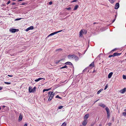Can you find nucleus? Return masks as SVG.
Segmentation results:
<instances>
[{
  "mask_svg": "<svg viewBox=\"0 0 126 126\" xmlns=\"http://www.w3.org/2000/svg\"><path fill=\"white\" fill-rule=\"evenodd\" d=\"M53 92L49 91L48 93V96L49 97L48 99V100L49 101H51L52 99L54 96V95L52 94Z\"/></svg>",
  "mask_w": 126,
  "mask_h": 126,
  "instance_id": "1",
  "label": "nucleus"
},
{
  "mask_svg": "<svg viewBox=\"0 0 126 126\" xmlns=\"http://www.w3.org/2000/svg\"><path fill=\"white\" fill-rule=\"evenodd\" d=\"M105 110L107 112L108 117H109L110 115L109 109L108 107H106L105 108Z\"/></svg>",
  "mask_w": 126,
  "mask_h": 126,
  "instance_id": "2",
  "label": "nucleus"
},
{
  "mask_svg": "<svg viewBox=\"0 0 126 126\" xmlns=\"http://www.w3.org/2000/svg\"><path fill=\"white\" fill-rule=\"evenodd\" d=\"M17 30V31H18V29H11L9 30V31L12 33H14Z\"/></svg>",
  "mask_w": 126,
  "mask_h": 126,
  "instance_id": "3",
  "label": "nucleus"
},
{
  "mask_svg": "<svg viewBox=\"0 0 126 126\" xmlns=\"http://www.w3.org/2000/svg\"><path fill=\"white\" fill-rule=\"evenodd\" d=\"M75 55L74 54L69 55H68V57L69 59H70V58H74Z\"/></svg>",
  "mask_w": 126,
  "mask_h": 126,
  "instance_id": "4",
  "label": "nucleus"
},
{
  "mask_svg": "<svg viewBox=\"0 0 126 126\" xmlns=\"http://www.w3.org/2000/svg\"><path fill=\"white\" fill-rule=\"evenodd\" d=\"M126 88H124L123 89L120 90L119 91V92L123 94L126 91Z\"/></svg>",
  "mask_w": 126,
  "mask_h": 126,
  "instance_id": "5",
  "label": "nucleus"
},
{
  "mask_svg": "<svg viewBox=\"0 0 126 126\" xmlns=\"http://www.w3.org/2000/svg\"><path fill=\"white\" fill-rule=\"evenodd\" d=\"M23 118L22 115L21 113H20L18 121H21Z\"/></svg>",
  "mask_w": 126,
  "mask_h": 126,
  "instance_id": "6",
  "label": "nucleus"
},
{
  "mask_svg": "<svg viewBox=\"0 0 126 126\" xmlns=\"http://www.w3.org/2000/svg\"><path fill=\"white\" fill-rule=\"evenodd\" d=\"M83 33V30H81L79 32V36L82 37V34Z\"/></svg>",
  "mask_w": 126,
  "mask_h": 126,
  "instance_id": "7",
  "label": "nucleus"
},
{
  "mask_svg": "<svg viewBox=\"0 0 126 126\" xmlns=\"http://www.w3.org/2000/svg\"><path fill=\"white\" fill-rule=\"evenodd\" d=\"M42 79H43V81H44V80H45V78H38V79H36L35 80V82H37L38 81H39L40 80H41Z\"/></svg>",
  "mask_w": 126,
  "mask_h": 126,
  "instance_id": "8",
  "label": "nucleus"
},
{
  "mask_svg": "<svg viewBox=\"0 0 126 126\" xmlns=\"http://www.w3.org/2000/svg\"><path fill=\"white\" fill-rule=\"evenodd\" d=\"M33 29V26H32L30 27H29L28 28L26 29V31H28L30 30H32Z\"/></svg>",
  "mask_w": 126,
  "mask_h": 126,
  "instance_id": "9",
  "label": "nucleus"
},
{
  "mask_svg": "<svg viewBox=\"0 0 126 126\" xmlns=\"http://www.w3.org/2000/svg\"><path fill=\"white\" fill-rule=\"evenodd\" d=\"M89 116V115L88 114H86L84 117V120H86L87 118H88Z\"/></svg>",
  "mask_w": 126,
  "mask_h": 126,
  "instance_id": "10",
  "label": "nucleus"
},
{
  "mask_svg": "<svg viewBox=\"0 0 126 126\" xmlns=\"http://www.w3.org/2000/svg\"><path fill=\"white\" fill-rule=\"evenodd\" d=\"M119 3H117L116 4L115 7V9H118L119 7Z\"/></svg>",
  "mask_w": 126,
  "mask_h": 126,
  "instance_id": "11",
  "label": "nucleus"
},
{
  "mask_svg": "<svg viewBox=\"0 0 126 126\" xmlns=\"http://www.w3.org/2000/svg\"><path fill=\"white\" fill-rule=\"evenodd\" d=\"M113 74V73L112 72H111L108 75V78H110Z\"/></svg>",
  "mask_w": 126,
  "mask_h": 126,
  "instance_id": "12",
  "label": "nucleus"
},
{
  "mask_svg": "<svg viewBox=\"0 0 126 126\" xmlns=\"http://www.w3.org/2000/svg\"><path fill=\"white\" fill-rule=\"evenodd\" d=\"M36 89V87H34L32 89L31 91H30V93H32V92H34V91H35V90Z\"/></svg>",
  "mask_w": 126,
  "mask_h": 126,
  "instance_id": "13",
  "label": "nucleus"
},
{
  "mask_svg": "<svg viewBox=\"0 0 126 126\" xmlns=\"http://www.w3.org/2000/svg\"><path fill=\"white\" fill-rule=\"evenodd\" d=\"M121 54V53H114V56H119Z\"/></svg>",
  "mask_w": 126,
  "mask_h": 126,
  "instance_id": "14",
  "label": "nucleus"
},
{
  "mask_svg": "<svg viewBox=\"0 0 126 126\" xmlns=\"http://www.w3.org/2000/svg\"><path fill=\"white\" fill-rule=\"evenodd\" d=\"M99 105L104 108L106 107L105 105L102 103L100 104Z\"/></svg>",
  "mask_w": 126,
  "mask_h": 126,
  "instance_id": "15",
  "label": "nucleus"
},
{
  "mask_svg": "<svg viewBox=\"0 0 126 126\" xmlns=\"http://www.w3.org/2000/svg\"><path fill=\"white\" fill-rule=\"evenodd\" d=\"M94 65V62H92L91 64H90L89 66V67H91L92 68L93 67Z\"/></svg>",
  "mask_w": 126,
  "mask_h": 126,
  "instance_id": "16",
  "label": "nucleus"
},
{
  "mask_svg": "<svg viewBox=\"0 0 126 126\" xmlns=\"http://www.w3.org/2000/svg\"><path fill=\"white\" fill-rule=\"evenodd\" d=\"M56 33H56V32L52 33H51L48 36V37L50 36H52V35H54Z\"/></svg>",
  "mask_w": 126,
  "mask_h": 126,
  "instance_id": "17",
  "label": "nucleus"
},
{
  "mask_svg": "<svg viewBox=\"0 0 126 126\" xmlns=\"http://www.w3.org/2000/svg\"><path fill=\"white\" fill-rule=\"evenodd\" d=\"M87 123L86 120H84L82 123V125L84 126H85Z\"/></svg>",
  "mask_w": 126,
  "mask_h": 126,
  "instance_id": "18",
  "label": "nucleus"
},
{
  "mask_svg": "<svg viewBox=\"0 0 126 126\" xmlns=\"http://www.w3.org/2000/svg\"><path fill=\"white\" fill-rule=\"evenodd\" d=\"M124 111L125 112H124L122 113L123 115L124 116H126V109H125L124 110Z\"/></svg>",
  "mask_w": 126,
  "mask_h": 126,
  "instance_id": "19",
  "label": "nucleus"
},
{
  "mask_svg": "<svg viewBox=\"0 0 126 126\" xmlns=\"http://www.w3.org/2000/svg\"><path fill=\"white\" fill-rule=\"evenodd\" d=\"M65 64L66 65H72L73 64L72 63L70 62H68L65 63Z\"/></svg>",
  "mask_w": 126,
  "mask_h": 126,
  "instance_id": "20",
  "label": "nucleus"
},
{
  "mask_svg": "<svg viewBox=\"0 0 126 126\" xmlns=\"http://www.w3.org/2000/svg\"><path fill=\"white\" fill-rule=\"evenodd\" d=\"M74 59H75V60L76 61H77L79 59L78 57L76 55L75 56Z\"/></svg>",
  "mask_w": 126,
  "mask_h": 126,
  "instance_id": "21",
  "label": "nucleus"
},
{
  "mask_svg": "<svg viewBox=\"0 0 126 126\" xmlns=\"http://www.w3.org/2000/svg\"><path fill=\"white\" fill-rule=\"evenodd\" d=\"M79 7V6L78 5H76L75 6L74 8V10H76Z\"/></svg>",
  "mask_w": 126,
  "mask_h": 126,
  "instance_id": "22",
  "label": "nucleus"
},
{
  "mask_svg": "<svg viewBox=\"0 0 126 126\" xmlns=\"http://www.w3.org/2000/svg\"><path fill=\"white\" fill-rule=\"evenodd\" d=\"M67 66L66 65H65L64 66H63L62 67L60 68V69H63L64 68H67Z\"/></svg>",
  "mask_w": 126,
  "mask_h": 126,
  "instance_id": "23",
  "label": "nucleus"
},
{
  "mask_svg": "<svg viewBox=\"0 0 126 126\" xmlns=\"http://www.w3.org/2000/svg\"><path fill=\"white\" fill-rule=\"evenodd\" d=\"M110 1L111 3H114L115 0H109Z\"/></svg>",
  "mask_w": 126,
  "mask_h": 126,
  "instance_id": "24",
  "label": "nucleus"
},
{
  "mask_svg": "<svg viewBox=\"0 0 126 126\" xmlns=\"http://www.w3.org/2000/svg\"><path fill=\"white\" fill-rule=\"evenodd\" d=\"M66 123L65 122H64L63 124L61 126H66Z\"/></svg>",
  "mask_w": 126,
  "mask_h": 126,
  "instance_id": "25",
  "label": "nucleus"
},
{
  "mask_svg": "<svg viewBox=\"0 0 126 126\" xmlns=\"http://www.w3.org/2000/svg\"><path fill=\"white\" fill-rule=\"evenodd\" d=\"M55 97L56 98H58L60 99H61V97H60L59 96V95H57Z\"/></svg>",
  "mask_w": 126,
  "mask_h": 126,
  "instance_id": "26",
  "label": "nucleus"
},
{
  "mask_svg": "<svg viewBox=\"0 0 126 126\" xmlns=\"http://www.w3.org/2000/svg\"><path fill=\"white\" fill-rule=\"evenodd\" d=\"M32 89V87H30L29 88V92H30L31 91V90Z\"/></svg>",
  "mask_w": 126,
  "mask_h": 126,
  "instance_id": "27",
  "label": "nucleus"
},
{
  "mask_svg": "<svg viewBox=\"0 0 126 126\" xmlns=\"http://www.w3.org/2000/svg\"><path fill=\"white\" fill-rule=\"evenodd\" d=\"M123 78L124 79H126V75H123Z\"/></svg>",
  "mask_w": 126,
  "mask_h": 126,
  "instance_id": "28",
  "label": "nucleus"
},
{
  "mask_svg": "<svg viewBox=\"0 0 126 126\" xmlns=\"http://www.w3.org/2000/svg\"><path fill=\"white\" fill-rule=\"evenodd\" d=\"M88 67H87V68H85L84 70L83 71V72H84L86 71L87 70V69L88 68Z\"/></svg>",
  "mask_w": 126,
  "mask_h": 126,
  "instance_id": "29",
  "label": "nucleus"
},
{
  "mask_svg": "<svg viewBox=\"0 0 126 126\" xmlns=\"http://www.w3.org/2000/svg\"><path fill=\"white\" fill-rule=\"evenodd\" d=\"M114 54L112 55H109V58H110V57H114V56H114Z\"/></svg>",
  "mask_w": 126,
  "mask_h": 126,
  "instance_id": "30",
  "label": "nucleus"
},
{
  "mask_svg": "<svg viewBox=\"0 0 126 126\" xmlns=\"http://www.w3.org/2000/svg\"><path fill=\"white\" fill-rule=\"evenodd\" d=\"M63 107V106H59L58 107V108L59 109H61Z\"/></svg>",
  "mask_w": 126,
  "mask_h": 126,
  "instance_id": "31",
  "label": "nucleus"
},
{
  "mask_svg": "<svg viewBox=\"0 0 126 126\" xmlns=\"http://www.w3.org/2000/svg\"><path fill=\"white\" fill-rule=\"evenodd\" d=\"M66 9L68 10H69L71 9V8L70 7H69L67 8H66Z\"/></svg>",
  "mask_w": 126,
  "mask_h": 126,
  "instance_id": "32",
  "label": "nucleus"
},
{
  "mask_svg": "<svg viewBox=\"0 0 126 126\" xmlns=\"http://www.w3.org/2000/svg\"><path fill=\"white\" fill-rule=\"evenodd\" d=\"M101 91V90H99L97 92V94H99L100 92Z\"/></svg>",
  "mask_w": 126,
  "mask_h": 126,
  "instance_id": "33",
  "label": "nucleus"
},
{
  "mask_svg": "<svg viewBox=\"0 0 126 126\" xmlns=\"http://www.w3.org/2000/svg\"><path fill=\"white\" fill-rule=\"evenodd\" d=\"M108 84H107L105 87V88L104 89V90H105L107 88H108Z\"/></svg>",
  "mask_w": 126,
  "mask_h": 126,
  "instance_id": "34",
  "label": "nucleus"
},
{
  "mask_svg": "<svg viewBox=\"0 0 126 126\" xmlns=\"http://www.w3.org/2000/svg\"><path fill=\"white\" fill-rule=\"evenodd\" d=\"M4 83L7 84H11L10 82H4Z\"/></svg>",
  "mask_w": 126,
  "mask_h": 126,
  "instance_id": "35",
  "label": "nucleus"
},
{
  "mask_svg": "<svg viewBox=\"0 0 126 126\" xmlns=\"http://www.w3.org/2000/svg\"><path fill=\"white\" fill-rule=\"evenodd\" d=\"M62 31V30H61L59 31L56 32L57 33H58L59 32H61Z\"/></svg>",
  "mask_w": 126,
  "mask_h": 126,
  "instance_id": "36",
  "label": "nucleus"
},
{
  "mask_svg": "<svg viewBox=\"0 0 126 126\" xmlns=\"http://www.w3.org/2000/svg\"><path fill=\"white\" fill-rule=\"evenodd\" d=\"M61 60H59V61H57L56 62V64H57L58 63H59V62L61 61Z\"/></svg>",
  "mask_w": 126,
  "mask_h": 126,
  "instance_id": "37",
  "label": "nucleus"
},
{
  "mask_svg": "<svg viewBox=\"0 0 126 126\" xmlns=\"http://www.w3.org/2000/svg\"><path fill=\"white\" fill-rule=\"evenodd\" d=\"M111 124V123H108V125L109 126H110Z\"/></svg>",
  "mask_w": 126,
  "mask_h": 126,
  "instance_id": "38",
  "label": "nucleus"
},
{
  "mask_svg": "<svg viewBox=\"0 0 126 126\" xmlns=\"http://www.w3.org/2000/svg\"><path fill=\"white\" fill-rule=\"evenodd\" d=\"M21 19V18H17L15 20H20Z\"/></svg>",
  "mask_w": 126,
  "mask_h": 126,
  "instance_id": "39",
  "label": "nucleus"
},
{
  "mask_svg": "<svg viewBox=\"0 0 126 126\" xmlns=\"http://www.w3.org/2000/svg\"><path fill=\"white\" fill-rule=\"evenodd\" d=\"M10 0H9V1H8L7 3V4L8 5V4H9L10 3Z\"/></svg>",
  "mask_w": 126,
  "mask_h": 126,
  "instance_id": "40",
  "label": "nucleus"
},
{
  "mask_svg": "<svg viewBox=\"0 0 126 126\" xmlns=\"http://www.w3.org/2000/svg\"><path fill=\"white\" fill-rule=\"evenodd\" d=\"M62 50V49H61V48H59V49H57V50H56V51H59V50Z\"/></svg>",
  "mask_w": 126,
  "mask_h": 126,
  "instance_id": "41",
  "label": "nucleus"
},
{
  "mask_svg": "<svg viewBox=\"0 0 126 126\" xmlns=\"http://www.w3.org/2000/svg\"><path fill=\"white\" fill-rule=\"evenodd\" d=\"M77 0H73L72 2H75L77 1Z\"/></svg>",
  "mask_w": 126,
  "mask_h": 126,
  "instance_id": "42",
  "label": "nucleus"
},
{
  "mask_svg": "<svg viewBox=\"0 0 126 126\" xmlns=\"http://www.w3.org/2000/svg\"><path fill=\"white\" fill-rule=\"evenodd\" d=\"M115 19H116L115 18V19H114V20H113V21H112V23H113V22H114V21H115Z\"/></svg>",
  "mask_w": 126,
  "mask_h": 126,
  "instance_id": "43",
  "label": "nucleus"
},
{
  "mask_svg": "<svg viewBox=\"0 0 126 126\" xmlns=\"http://www.w3.org/2000/svg\"><path fill=\"white\" fill-rule=\"evenodd\" d=\"M49 3L50 5H51L52 4V2L51 1H50L49 2Z\"/></svg>",
  "mask_w": 126,
  "mask_h": 126,
  "instance_id": "44",
  "label": "nucleus"
},
{
  "mask_svg": "<svg viewBox=\"0 0 126 126\" xmlns=\"http://www.w3.org/2000/svg\"><path fill=\"white\" fill-rule=\"evenodd\" d=\"M25 2H23L21 4V5H24L25 4Z\"/></svg>",
  "mask_w": 126,
  "mask_h": 126,
  "instance_id": "45",
  "label": "nucleus"
},
{
  "mask_svg": "<svg viewBox=\"0 0 126 126\" xmlns=\"http://www.w3.org/2000/svg\"><path fill=\"white\" fill-rule=\"evenodd\" d=\"M8 76L9 77H12L13 76V75H8Z\"/></svg>",
  "mask_w": 126,
  "mask_h": 126,
  "instance_id": "46",
  "label": "nucleus"
},
{
  "mask_svg": "<svg viewBox=\"0 0 126 126\" xmlns=\"http://www.w3.org/2000/svg\"><path fill=\"white\" fill-rule=\"evenodd\" d=\"M16 4L15 2H13L12 3V5H14Z\"/></svg>",
  "mask_w": 126,
  "mask_h": 126,
  "instance_id": "47",
  "label": "nucleus"
},
{
  "mask_svg": "<svg viewBox=\"0 0 126 126\" xmlns=\"http://www.w3.org/2000/svg\"><path fill=\"white\" fill-rule=\"evenodd\" d=\"M27 126V124L26 123V124H25L24 125V126Z\"/></svg>",
  "mask_w": 126,
  "mask_h": 126,
  "instance_id": "48",
  "label": "nucleus"
},
{
  "mask_svg": "<svg viewBox=\"0 0 126 126\" xmlns=\"http://www.w3.org/2000/svg\"><path fill=\"white\" fill-rule=\"evenodd\" d=\"M23 0H18V1H23Z\"/></svg>",
  "mask_w": 126,
  "mask_h": 126,
  "instance_id": "49",
  "label": "nucleus"
},
{
  "mask_svg": "<svg viewBox=\"0 0 126 126\" xmlns=\"http://www.w3.org/2000/svg\"><path fill=\"white\" fill-rule=\"evenodd\" d=\"M46 91V89H44L43 90V92H44L45 91Z\"/></svg>",
  "mask_w": 126,
  "mask_h": 126,
  "instance_id": "50",
  "label": "nucleus"
},
{
  "mask_svg": "<svg viewBox=\"0 0 126 126\" xmlns=\"http://www.w3.org/2000/svg\"><path fill=\"white\" fill-rule=\"evenodd\" d=\"M2 88L1 87H0V90L2 89Z\"/></svg>",
  "mask_w": 126,
  "mask_h": 126,
  "instance_id": "51",
  "label": "nucleus"
},
{
  "mask_svg": "<svg viewBox=\"0 0 126 126\" xmlns=\"http://www.w3.org/2000/svg\"><path fill=\"white\" fill-rule=\"evenodd\" d=\"M46 91H48V89H46Z\"/></svg>",
  "mask_w": 126,
  "mask_h": 126,
  "instance_id": "52",
  "label": "nucleus"
},
{
  "mask_svg": "<svg viewBox=\"0 0 126 126\" xmlns=\"http://www.w3.org/2000/svg\"><path fill=\"white\" fill-rule=\"evenodd\" d=\"M51 89V88H49V89H48V91H49Z\"/></svg>",
  "mask_w": 126,
  "mask_h": 126,
  "instance_id": "53",
  "label": "nucleus"
},
{
  "mask_svg": "<svg viewBox=\"0 0 126 126\" xmlns=\"http://www.w3.org/2000/svg\"><path fill=\"white\" fill-rule=\"evenodd\" d=\"M2 107H3V108H4L5 107V106H2Z\"/></svg>",
  "mask_w": 126,
  "mask_h": 126,
  "instance_id": "54",
  "label": "nucleus"
},
{
  "mask_svg": "<svg viewBox=\"0 0 126 126\" xmlns=\"http://www.w3.org/2000/svg\"><path fill=\"white\" fill-rule=\"evenodd\" d=\"M115 49H114L113 50H112V51H114L115 50Z\"/></svg>",
  "mask_w": 126,
  "mask_h": 126,
  "instance_id": "55",
  "label": "nucleus"
},
{
  "mask_svg": "<svg viewBox=\"0 0 126 126\" xmlns=\"http://www.w3.org/2000/svg\"><path fill=\"white\" fill-rule=\"evenodd\" d=\"M94 72H95V71L94 70L93 72V73H94Z\"/></svg>",
  "mask_w": 126,
  "mask_h": 126,
  "instance_id": "56",
  "label": "nucleus"
},
{
  "mask_svg": "<svg viewBox=\"0 0 126 126\" xmlns=\"http://www.w3.org/2000/svg\"><path fill=\"white\" fill-rule=\"evenodd\" d=\"M99 100V99H98L97 100L95 101V102H96L98 100Z\"/></svg>",
  "mask_w": 126,
  "mask_h": 126,
  "instance_id": "57",
  "label": "nucleus"
},
{
  "mask_svg": "<svg viewBox=\"0 0 126 126\" xmlns=\"http://www.w3.org/2000/svg\"><path fill=\"white\" fill-rule=\"evenodd\" d=\"M52 94L53 95H54H54H55V93H52Z\"/></svg>",
  "mask_w": 126,
  "mask_h": 126,
  "instance_id": "58",
  "label": "nucleus"
},
{
  "mask_svg": "<svg viewBox=\"0 0 126 126\" xmlns=\"http://www.w3.org/2000/svg\"><path fill=\"white\" fill-rule=\"evenodd\" d=\"M96 22H94V23H93V24H96Z\"/></svg>",
  "mask_w": 126,
  "mask_h": 126,
  "instance_id": "59",
  "label": "nucleus"
},
{
  "mask_svg": "<svg viewBox=\"0 0 126 126\" xmlns=\"http://www.w3.org/2000/svg\"><path fill=\"white\" fill-rule=\"evenodd\" d=\"M16 0H12L13 1H15Z\"/></svg>",
  "mask_w": 126,
  "mask_h": 126,
  "instance_id": "60",
  "label": "nucleus"
},
{
  "mask_svg": "<svg viewBox=\"0 0 126 126\" xmlns=\"http://www.w3.org/2000/svg\"><path fill=\"white\" fill-rule=\"evenodd\" d=\"M116 15H115V18H116Z\"/></svg>",
  "mask_w": 126,
  "mask_h": 126,
  "instance_id": "61",
  "label": "nucleus"
},
{
  "mask_svg": "<svg viewBox=\"0 0 126 126\" xmlns=\"http://www.w3.org/2000/svg\"><path fill=\"white\" fill-rule=\"evenodd\" d=\"M89 72V70H88V72Z\"/></svg>",
  "mask_w": 126,
  "mask_h": 126,
  "instance_id": "62",
  "label": "nucleus"
},
{
  "mask_svg": "<svg viewBox=\"0 0 126 126\" xmlns=\"http://www.w3.org/2000/svg\"><path fill=\"white\" fill-rule=\"evenodd\" d=\"M1 108L0 107V110L1 109Z\"/></svg>",
  "mask_w": 126,
  "mask_h": 126,
  "instance_id": "63",
  "label": "nucleus"
},
{
  "mask_svg": "<svg viewBox=\"0 0 126 126\" xmlns=\"http://www.w3.org/2000/svg\"><path fill=\"white\" fill-rule=\"evenodd\" d=\"M100 90H101V91L103 90V89L102 90H101V89Z\"/></svg>",
  "mask_w": 126,
  "mask_h": 126,
  "instance_id": "64",
  "label": "nucleus"
}]
</instances>
